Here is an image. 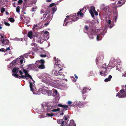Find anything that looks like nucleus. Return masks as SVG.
<instances>
[{
	"mask_svg": "<svg viewBox=\"0 0 126 126\" xmlns=\"http://www.w3.org/2000/svg\"><path fill=\"white\" fill-rule=\"evenodd\" d=\"M57 123L58 124H61V126H65L67 124L66 121L63 120L62 119H57ZM66 126H76V125L74 121L71 120L70 121L69 124L66 125Z\"/></svg>",
	"mask_w": 126,
	"mask_h": 126,
	"instance_id": "1",
	"label": "nucleus"
},
{
	"mask_svg": "<svg viewBox=\"0 0 126 126\" xmlns=\"http://www.w3.org/2000/svg\"><path fill=\"white\" fill-rule=\"evenodd\" d=\"M68 105H63L62 104H59L57 105V107L58 106L62 107L63 109L65 110H67L68 108L71 107H75L78 106V105L76 104V103H68Z\"/></svg>",
	"mask_w": 126,
	"mask_h": 126,
	"instance_id": "2",
	"label": "nucleus"
},
{
	"mask_svg": "<svg viewBox=\"0 0 126 126\" xmlns=\"http://www.w3.org/2000/svg\"><path fill=\"white\" fill-rule=\"evenodd\" d=\"M61 61L59 59H57L55 60V66L57 68V69L59 71L62 70V66L61 65Z\"/></svg>",
	"mask_w": 126,
	"mask_h": 126,
	"instance_id": "3",
	"label": "nucleus"
},
{
	"mask_svg": "<svg viewBox=\"0 0 126 126\" xmlns=\"http://www.w3.org/2000/svg\"><path fill=\"white\" fill-rule=\"evenodd\" d=\"M119 92L116 95L117 96L120 98H123L125 97H126V93L124 89H122L120 90Z\"/></svg>",
	"mask_w": 126,
	"mask_h": 126,
	"instance_id": "4",
	"label": "nucleus"
},
{
	"mask_svg": "<svg viewBox=\"0 0 126 126\" xmlns=\"http://www.w3.org/2000/svg\"><path fill=\"white\" fill-rule=\"evenodd\" d=\"M59 71H58V73L57 71H55L54 72V75L56 76L60 75L61 77H60L59 76L58 78L60 79L61 80L62 79H64V75L63 74L62 72H61Z\"/></svg>",
	"mask_w": 126,
	"mask_h": 126,
	"instance_id": "5",
	"label": "nucleus"
},
{
	"mask_svg": "<svg viewBox=\"0 0 126 126\" xmlns=\"http://www.w3.org/2000/svg\"><path fill=\"white\" fill-rule=\"evenodd\" d=\"M125 0H120L118 1L117 3V7H119L122 6L125 3Z\"/></svg>",
	"mask_w": 126,
	"mask_h": 126,
	"instance_id": "6",
	"label": "nucleus"
},
{
	"mask_svg": "<svg viewBox=\"0 0 126 126\" xmlns=\"http://www.w3.org/2000/svg\"><path fill=\"white\" fill-rule=\"evenodd\" d=\"M50 13V10L49 9H47L46 11V12L45 13V14H44L43 16V17L44 18V19L45 18L47 15L48 14L47 17H46V19H45L44 20H45L47 19L48 18L49 15Z\"/></svg>",
	"mask_w": 126,
	"mask_h": 126,
	"instance_id": "7",
	"label": "nucleus"
},
{
	"mask_svg": "<svg viewBox=\"0 0 126 126\" xmlns=\"http://www.w3.org/2000/svg\"><path fill=\"white\" fill-rule=\"evenodd\" d=\"M23 72L25 73V75H26V76L27 77L31 79L33 81V80L32 77L30 75L28 74V72L27 70L24 69H23Z\"/></svg>",
	"mask_w": 126,
	"mask_h": 126,
	"instance_id": "8",
	"label": "nucleus"
},
{
	"mask_svg": "<svg viewBox=\"0 0 126 126\" xmlns=\"http://www.w3.org/2000/svg\"><path fill=\"white\" fill-rule=\"evenodd\" d=\"M84 8H83L80 10L77 13L78 16L79 15L81 17H83V14L82 13H83V11L84 10Z\"/></svg>",
	"mask_w": 126,
	"mask_h": 126,
	"instance_id": "9",
	"label": "nucleus"
},
{
	"mask_svg": "<svg viewBox=\"0 0 126 126\" xmlns=\"http://www.w3.org/2000/svg\"><path fill=\"white\" fill-rule=\"evenodd\" d=\"M1 41L2 42V44L5 45H8L9 43V40L7 39L3 40H1Z\"/></svg>",
	"mask_w": 126,
	"mask_h": 126,
	"instance_id": "10",
	"label": "nucleus"
},
{
	"mask_svg": "<svg viewBox=\"0 0 126 126\" xmlns=\"http://www.w3.org/2000/svg\"><path fill=\"white\" fill-rule=\"evenodd\" d=\"M60 97L59 95L56 96L53 99V102H57L59 100Z\"/></svg>",
	"mask_w": 126,
	"mask_h": 126,
	"instance_id": "11",
	"label": "nucleus"
},
{
	"mask_svg": "<svg viewBox=\"0 0 126 126\" xmlns=\"http://www.w3.org/2000/svg\"><path fill=\"white\" fill-rule=\"evenodd\" d=\"M71 15H70V16H66L67 17L66 18L64 19V23L63 24V25L64 26H67V24L68 23V22L67 21L66 22L65 24V25H64V23L66 22V21L67 20H68L69 19V17Z\"/></svg>",
	"mask_w": 126,
	"mask_h": 126,
	"instance_id": "12",
	"label": "nucleus"
},
{
	"mask_svg": "<svg viewBox=\"0 0 126 126\" xmlns=\"http://www.w3.org/2000/svg\"><path fill=\"white\" fill-rule=\"evenodd\" d=\"M104 57L103 54H101L100 55L99 57H97L96 60V63L97 64V61H98L99 60H102L103 59Z\"/></svg>",
	"mask_w": 126,
	"mask_h": 126,
	"instance_id": "13",
	"label": "nucleus"
},
{
	"mask_svg": "<svg viewBox=\"0 0 126 126\" xmlns=\"http://www.w3.org/2000/svg\"><path fill=\"white\" fill-rule=\"evenodd\" d=\"M33 35L32 32V31L29 32L28 34V36L30 39H32L33 38Z\"/></svg>",
	"mask_w": 126,
	"mask_h": 126,
	"instance_id": "14",
	"label": "nucleus"
},
{
	"mask_svg": "<svg viewBox=\"0 0 126 126\" xmlns=\"http://www.w3.org/2000/svg\"><path fill=\"white\" fill-rule=\"evenodd\" d=\"M107 23L109 27L110 28H111L113 26V24L111 23V20H108Z\"/></svg>",
	"mask_w": 126,
	"mask_h": 126,
	"instance_id": "15",
	"label": "nucleus"
},
{
	"mask_svg": "<svg viewBox=\"0 0 126 126\" xmlns=\"http://www.w3.org/2000/svg\"><path fill=\"white\" fill-rule=\"evenodd\" d=\"M107 73V70H105V71L101 70L100 73V74L102 76H104Z\"/></svg>",
	"mask_w": 126,
	"mask_h": 126,
	"instance_id": "16",
	"label": "nucleus"
},
{
	"mask_svg": "<svg viewBox=\"0 0 126 126\" xmlns=\"http://www.w3.org/2000/svg\"><path fill=\"white\" fill-rule=\"evenodd\" d=\"M107 65L106 63H104V64H103L102 66V68H104L105 69V70H107V68L109 67L110 66L109 64L107 66H106Z\"/></svg>",
	"mask_w": 126,
	"mask_h": 126,
	"instance_id": "17",
	"label": "nucleus"
},
{
	"mask_svg": "<svg viewBox=\"0 0 126 126\" xmlns=\"http://www.w3.org/2000/svg\"><path fill=\"white\" fill-rule=\"evenodd\" d=\"M18 69L19 68H17L16 67L14 68L12 70L13 74L15 73H17L18 72Z\"/></svg>",
	"mask_w": 126,
	"mask_h": 126,
	"instance_id": "18",
	"label": "nucleus"
},
{
	"mask_svg": "<svg viewBox=\"0 0 126 126\" xmlns=\"http://www.w3.org/2000/svg\"><path fill=\"white\" fill-rule=\"evenodd\" d=\"M112 78V76L111 75H109V77L107 78H106L104 80L105 82H107L108 81L110 80Z\"/></svg>",
	"mask_w": 126,
	"mask_h": 126,
	"instance_id": "19",
	"label": "nucleus"
},
{
	"mask_svg": "<svg viewBox=\"0 0 126 126\" xmlns=\"http://www.w3.org/2000/svg\"><path fill=\"white\" fill-rule=\"evenodd\" d=\"M88 90V89L86 87H84L82 91L81 92L82 94H86V91Z\"/></svg>",
	"mask_w": 126,
	"mask_h": 126,
	"instance_id": "20",
	"label": "nucleus"
},
{
	"mask_svg": "<svg viewBox=\"0 0 126 126\" xmlns=\"http://www.w3.org/2000/svg\"><path fill=\"white\" fill-rule=\"evenodd\" d=\"M53 94H52V96H56L59 95V94L58 93L57 91L56 90L54 91H53Z\"/></svg>",
	"mask_w": 126,
	"mask_h": 126,
	"instance_id": "21",
	"label": "nucleus"
},
{
	"mask_svg": "<svg viewBox=\"0 0 126 126\" xmlns=\"http://www.w3.org/2000/svg\"><path fill=\"white\" fill-rule=\"evenodd\" d=\"M30 84V87L31 89V91H33L34 89L33 88V85L32 83V82L30 81L29 82Z\"/></svg>",
	"mask_w": 126,
	"mask_h": 126,
	"instance_id": "22",
	"label": "nucleus"
},
{
	"mask_svg": "<svg viewBox=\"0 0 126 126\" xmlns=\"http://www.w3.org/2000/svg\"><path fill=\"white\" fill-rule=\"evenodd\" d=\"M26 18L24 16L22 15L21 16V19L23 20L24 22H25L26 23H27L28 22V21L26 20Z\"/></svg>",
	"mask_w": 126,
	"mask_h": 126,
	"instance_id": "23",
	"label": "nucleus"
},
{
	"mask_svg": "<svg viewBox=\"0 0 126 126\" xmlns=\"http://www.w3.org/2000/svg\"><path fill=\"white\" fill-rule=\"evenodd\" d=\"M38 68L39 69H43L45 68V67L44 64H40Z\"/></svg>",
	"mask_w": 126,
	"mask_h": 126,
	"instance_id": "24",
	"label": "nucleus"
},
{
	"mask_svg": "<svg viewBox=\"0 0 126 126\" xmlns=\"http://www.w3.org/2000/svg\"><path fill=\"white\" fill-rule=\"evenodd\" d=\"M52 91H50V90H46V92L47 94L49 96L51 95L52 93Z\"/></svg>",
	"mask_w": 126,
	"mask_h": 126,
	"instance_id": "25",
	"label": "nucleus"
},
{
	"mask_svg": "<svg viewBox=\"0 0 126 126\" xmlns=\"http://www.w3.org/2000/svg\"><path fill=\"white\" fill-rule=\"evenodd\" d=\"M74 76L75 77V78H74V77H72V79L73 81H76L78 78V77L77 76L76 74H75Z\"/></svg>",
	"mask_w": 126,
	"mask_h": 126,
	"instance_id": "26",
	"label": "nucleus"
},
{
	"mask_svg": "<svg viewBox=\"0 0 126 126\" xmlns=\"http://www.w3.org/2000/svg\"><path fill=\"white\" fill-rule=\"evenodd\" d=\"M117 13L116 12H114V14L115 15V22H116V19L118 16Z\"/></svg>",
	"mask_w": 126,
	"mask_h": 126,
	"instance_id": "27",
	"label": "nucleus"
},
{
	"mask_svg": "<svg viewBox=\"0 0 126 126\" xmlns=\"http://www.w3.org/2000/svg\"><path fill=\"white\" fill-rule=\"evenodd\" d=\"M16 62V60H14L10 63V65L11 66H12L13 65H15V63Z\"/></svg>",
	"mask_w": 126,
	"mask_h": 126,
	"instance_id": "28",
	"label": "nucleus"
},
{
	"mask_svg": "<svg viewBox=\"0 0 126 126\" xmlns=\"http://www.w3.org/2000/svg\"><path fill=\"white\" fill-rule=\"evenodd\" d=\"M104 34L103 33V32H102L99 35H97V41H98L99 40V37L101 36V35H103L104 36Z\"/></svg>",
	"mask_w": 126,
	"mask_h": 126,
	"instance_id": "29",
	"label": "nucleus"
},
{
	"mask_svg": "<svg viewBox=\"0 0 126 126\" xmlns=\"http://www.w3.org/2000/svg\"><path fill=\"white\" fill-rule=\"evenodd\" d=\"M39 63H40V64H44L45 63V61L43 59H41L40 61H39Z\"/></svg>",
	"mask_w": 126,
	"mask_h": 126,
	"instance_id": "30",
	"label": "nucleus"
},
{
	"mask_svg": "<svg viewBox=\"0 0 126 126\" xmlns=\"http://www.w3.org/2000/svg\"><path fill=\"white\" fill-rule=\"evenodd\" d=\"M90 13L91 14V16L93 17H94V14L93 13V12L92 11V10H90Z\"/></svg>",
	"mask_w": 126,
	"mask_h": 126,
	"instance_id": "31",
	"label": "nucleus"
},
{
	"mask_svg": "<svg viewBox=\"0 0 126 126\" xmlns=\"http://www.w3.org/2000/svg\"><path fill=\"white\" fill-rule=\"evenodd\" d=\"M9 21L11 22H14L15 21L14 18L12 17L9 18Z\"/></svg>",
	"mask_w": 126,
	"mask_h": 126,
	"instance_id": "32",
	"label": "nucleus"
},
{
	"mask_svg": "<svg viewBox=\"0 0 126 126\" xmlns=\"http://www.w3.org/2000/svg\"><path fill=\"white\" fill-rule=\"evenodd\" d=\"M13 75L16 78H19V76L18 75V74L17 73H14L13 74Z\"/></svg>",
	"mask_w": 126,
	"mask_h": 126,
	"instance_id": "33",
	"label": "nucleus"
},
{
	"mask_svg": "<svg viewBox=\"0 0 126 126\" xmlns=\"http://www.w3.org/2000/svg\"><path fill=\"white\" fill-rule=\"evenodd\" d=\"M38 26L36 24V25H34L33 28V30H34V29H38Z\"/></svg>",
	"mask_w": 126,
	"mask_h": 126,
	"instance_id": "34",
	"label": "nucleus"
},
{
	"mask_svg": "<svg viewBox=\"0 0 126 126\" xmlns=\"http://www.w3.org/2000/svg\"><path fill=\"white\" fill-rule=\"evenodd\" d=\"M20 7L19 6H18L17 7L16 9V11L17 13H19L20 12Z\"/></svg>",
	"mask_w": 126,
	"mask_h": 126,
	"instance_id": "35",
	"label": "nucleus"
},
{
	"mask_svg": "<svg viewBox=\"0 0 126 126\" xmlns=\"http://www.w3.org/2000/svg\"><path fill=\"white\" fill-rule=\"evenodd\" d=\"M60 110L59 108H58L57 109H55L53 110L52 111L53 112H56L59 111Z\"/></svg>",
	"mask_w": 126,
	"mask_h": 126,
	"instance_id": "36",
	"label": "nucleus"
},
{
	"mask_svg": "<svg viewBox=\"0 0 126 126\" xmlns=\"http://www.w3.org/2000/svg\"><path fill=\"white\" fill-rule=\"evenodd\" d=\"M74 17H76L74 18H72V20L73 21H76L78 20L79 18L78 17L76 16H75Z\"/></svg>",
	"mask_w": 126,
	"mask_h": 126,
	"instance_id": "37",
	"label": "nucleus"
},
{
	"mask_svg": "<svg viewBox=\"0 0 126 126\" xmlns=\"http://www.w3.org/2000/svg\"><path fill=\"white\" fill-rule=\"evenodd\" d=\"M91 9L90 10H92V11L93 12H94L95 11V7L94 6H92L91 7Z\"/></svg>",
	"mask_w": 126,
	"mask_h": 126,
	"instance_id": "38",
	"label": "nucleus"
},
{
	"mask_svg": "<svg viewBox=\"0 0 126 126\" xmlns=\"http://www.w3.org/2000/svg\"><path fill=\"white\" fill-rule=\"evenodd\" d=\"M4 23L5 25L6 26H10V24L7 22L4 21Z\"/></svg>",
	"mask_w": 126,
	"mask_h": 126,
	"instance_id": "39",
	"label": "nucleus"
},
{
	"mask_svg": "<svg viewBox=\"0 0 126 126\" xmlns=\"http://www.w3.org/2000/svg\"><path fill=\"white\" fill-rule=\"evenodd\" d=\"M67 117L68 116H67L65 115L62 120H63L64 119L65 121L67 120Z\"/></svg>",
	"mask_w": 126,
	"mask_h": 126,
	"instance_id": "40",
	"label": "nucleus"
},
{
	"mask_svg": "<svg viewBox=\"0 0 126 126\" xmlns=\"http://www.w3.org/2000/svg\"><path fill=\"white\" fill-rule=\"evenodd\" d=\"M5 11V9L4 8H2L1 9V13H3Z\"/></svg>",
	"mask_w": 126,
	"mask_h": 126,
	"instance_id": "41",
	"label": "nucleus"
},
{
	"mask_svg": "<svg viewBox=\"0 0 126 126\" xmlns=\"http://www.w3.org/2000/svg\"><path fill=\"white\" fill-rule=\"evenodd\" d=\"M83 98L84 100L86 98V94H82Z\"/></svg>",
	"mask_w": 126,
	"mask_h": 126,
	"instance_id": "42",
	"label": "nucleus"
},
{
	"mask_svg": "<svg viewBox=\"0 0 126 126\" xmlns=\"http://www.w3.org/2000/svg\"><path fill=\"white\" fill-rule=\"evenodd\" d=\"M26 76H27L26 75H25V76L22 75L21 76H19V77L20 78H24V77H25V78L28 77Z\"/></svg>",
	"mask_w": 126,
	"mask_h": 126,
	"instance_id": "43",
	"label": "nucleus"
},
{
	"mask_svg": "<svg viewBox=\"0 0 126 126\" xmlns=\"http://www.w3.org/2000/svg\"><path fill=\"white\" fill-rule=\"evenodd\" d=\"M40 56L41 57H45L47 56V55L46 54H41L40 55Z\"/></svg>",
	"mask_w": 126,
	"mask_h": 126,
	"instance_id": "44",
	"label": "nucleus"
},
{
	"mask_svg": "<svg viewBox=\"0 0 126 126\" xmlns=\"http://www.w3.org/2000/svg\"><path fill=\"white\" fill-rule=\"evenodd\" d=\"M46 114L47 115L51 117H52L53 115V114L52 113H47Z\"/></svg>",
	"mask_w": 126,
	"mask_h": 126,
	"instance_id": "45",
	"label": "nucleus"
},
{
	"mask_svg": "<svg viewBox=\"0 0 126 126\" xmlns=\"http://www.w3.org/2000/svg\"><path fill=\"white\" fill-rule=\"evenodd\" d=\"M22 0H19L18 1V3L20 4H21L22 3Z\"/></svg>",
	"mask_w": 126,
	"mask_h": 126,
	"instance_id": "46",
	"label": "nucleus"
},
{
	"mask_svg": "<svg viewBox=\"0 0 126 126\" xmlns=\"http://www.w3.org/2000/svg\"><path fill=\"white\" fill-rule=\"evenodd\" d=\"M84 29L86 30L87 31L88 29V27L87 26L85 25L84 27Z\"/></svg>",
	"mask_w": 126,
	"mask_h": 126,
	"instance_id": "47",
	"label": "nucleus"
},
{
	"mask_svg": "<svg viewBox=\"0 0 126 126\" xmlns=\"http://www.w3.org/2000/svg\"><path fill=\"white\" fill-rule=\"evenodd\" d=\"M54 5H55L54 3H52L50 4L49 5V6L50 7H52L53 6H54Z\"/></svg>",
	"mask_w": 126,
	"mask_h": 126,
	"instance_id": "48",
	"label": "nucleus"
},
{
	"mask_svg": "<svg viewBox=\"0 0 126 126\" xmlns=\"http://www.w3.org/2000/svg\"><path fill=\"white\" fill-rule=\"evenodd\" d=\"M49 22L48 21L46 23H45L44 24V25L45 26H47V25H48V24H49Z\"/></svg>",
	"mask_w": 126,
	"mask_h": 126,
	"instance_id": "49",
	"label": "nucleus"
},
{
	"mask_svg": "<svg viewBox=\"0 0 126 126\" xmlns=\"http://www.w3.org/2000/svg\"><path fill=\"white\" fill-rule=\"evenodd\" d=\"M33 36L35 37L36 38H38L39 37L38 35H37V34H36L34 35H33Z\"/></svg>",
	"mask_w": 126,
	"mask_h": 126,
	"instance_id": "50",
	"label": "nucleus"
},
{
	"mask_svg": "<svg viewBox=\"0 0 126 126\" xmlns=\"http://www.w3.org/2000/svg\"><path fill=\"white\" fill-rule=\"evenodd\" d=\"M94 12L95 15L96 16L98 15V13L96 11H95Z\"/></svg>",
	"mask_w": 126,
	"mask_h": 126,
	"instance_id": "51",
	"label": "nucleus"
},
{
	"mask_svg": "<svg viewBox=\"0 0 126 126\" xmlns=\"http://www.w3.org/2000/svg\"><path fill=\"white\" fill-rule=\"evenodd\" d=\"M44 34H47V35H48L49 34V32L47 31L45 32H44Z\"/></svg>",
	"mask_w": 126,
	"mask_h": 126,
	"instance_id": "52",
	"label": "nucleus"
},
{
	"mask_svg": "<svg viewBox=\"0 0 126 126\" xmlns=\"http://www.w3.org/2000/svg\"><path fill=\"white\" fill-rule=\"evenodd\" d=\"M52 11L53 12H55L56 11V8L55 7H53L52 9Z\"/></svg>",
	"mask_w": 126,
	"mask_h": 126,
	"instance_id": "53",
	"label": "nucleus"
},
{
	"mask_svg": "<svg viewBox=\"0 0 126 126\" xmlns=\"http://www.w3.org/2000/svg\"><path fill=\"white\" fill-rule=\"evenodd\" d=\"M40 13L41 14H42L44 13V11L42 9L41 10Z\"/></svg>",
	"mask_w": 126,
	"mask_h": 126,
	"instance_id": "54",
	"label": "nucleus"
},
{
	"mask_svg": "<svg viewBox=\"0 0 126 126\" xmlns=\"http://www.w3.org/2000/svg\"><path fill=\"white\" fill-rule=\"evenodd\" d=\"M19 73L20 74V75H22L23 74V73L21 70H20L19 72Z\"/></svg>",
	"mask_w": 126,
	"mask_h": 126,
	"instance_id": "55",
	"label": "nucleus"
},
{
	"mask_svg": "<svg viewBox=\"0 0 126 126\" xmlns=\"http://www.w3.org/2000/svg\"><path fill=\"white\" fill-rule=\"evenodd\" d=\"M23 60L22 59L20 60V62L21 64H22L23 62Z\"/></svg>",
	"mask_w": 126,
	"mask_h": 126,
	"instance_id": "56",
	"label": "nucleus"
},
{
	"mask_svg": "<svg viewBox=\"0 0 126 126\" xmlns=\"http://www.w3.org/2000/svg\"><path fill=\"white\" fill-rule=\"evenodd\" d=\"M10 47H7L6 49V51H7V50H10Z\"/></svg>",
	"mask_w": 126,
	"mask_h": 126,
	"instance_id": "57",
	"label": "nucleus"
},
{
	"mask_svg": "<svg viewBox=\"0 0 126 126\" xmlns=\"http://www.w3.org/2000/svg\"><path fill=\"white\" fill-rule=\"evenodd\" d=\"M123 76H126V72H124Z\"/></svg>",
	"mask_w": 126,
	"mask_h": 126,
	"instance_id": "58",
	"label": "nucleus"
},
{
	"mask_svg": "<svg viewBox=\"0 0 126 126\" xmlns=\"http://www.w3.org/2000/svg\"><path fill=\"white\" fill-rule=\"evenodd\" d=\"M2 51V52H4V50H3V48L0 49V51Z\"/></svg>",
	"mask_w": 126,
	"mask_h": 126,
	"instance_id": "59",
	"label": "nucleus"
},
{
	"mask_svg": "<svg viewBox=\"0 0 126 126\" xmlns=\"http://www.w3.org/2000/svg\"><path fill=\"white\" fill-rule=\"evenodd\" d=\"M51 1V0H47V2H50Z\"/></svg>",
	"mask_w": 126,
	"mask_h": 126,
	"instance_id": "60",
	"label": "nucleus"
},
{
	"mask_svg": "<svg viewBox=\"0 0 126 126\" xmlns=\"http://www.w3.org/2000/svg\"><path fill=\"white\" fill-rule=\"evenodd\" d=\"M6 13L7 15H8L9 14V13L7 11L6 12Z\"/></svg>",
	"mask_w": 126,
	"mask_h": 126,
	"instance_id": "61",
	"label": "nucleus"
},
{
	"mask_svg": "<svg viewBox=\"0 0 126 126\" xmlns=\"http://www.w3.org/2000/svg\"><path fill=\"white\" fill-rule=\"evenodd\" d=\"M63 112H62V113H61L60 114V115H63Z\"/></svg>",
	"mask_w": 126,
	"mask_h": 126,
	"instance_id": "62",
	"label": "nucleus"
},
{
	"mask_svg": "<svg viewBox=\"0 0 126 126\" xmlns=\"http://www.w3.org/2000/svg\"><path fill=\"white\" fill-rule=\"evenodd\" d=\"M1 24H0V30L2 28V27L1 26Z\"/></svg>",
	"mask_w": 126,
	"mask_h": 126,
	"instance_id": "63",
	"label": "nucleus"
},
{
	"mask_svg": "<svg viewBox=\"0 0 126 126\" xmlns=\"http://www.w3.org/2000/svg\"><path fill=\"white\" fill-rule=\"evenodd\" d=\"M1 38H3V39H4V37L3 36L1 35Z\"/></svg>",
	"mask_w": 126,
	"mask_h": 126,
	"instance_id": "64",
	"label": "nucleus"
}]
</instances>
